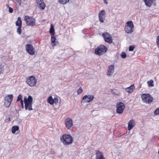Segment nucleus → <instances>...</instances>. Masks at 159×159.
I'll use <instances>...</instances> for the list:
<instances>
[{
  "instance_id": "f257e3e1",
  "label": "nucleus",
  "mask_w": 159,
  "mask_h": 159,
  "mask_svg": "<svg viewBox=\"0 0 159 159\" xmlns=\"http://www.w3.org/2000/svg\"><path fill=\"white\" fill-rule=\"evenodd\" d=\"M24 101L25 103V110L30 111L33 110L32 104L33 102V98L29 96L27 98L26 97L24 98Z\"/></svg>"
},
{
  "instance_id": "f03ea898",
  "label": "nucleus",
  "mask_w": 159,
  "mask_h": 159,
  "mask_svg": "<svg viewBox=\"0 0 159 159\" xmlns=\"http://www.w3.org/2000/svg\"><path fill=\"white\" fill-rule=\"evenodd\" d=\"M61 141L65 145H69L72 144L73 142V138L70 134H64L60 138Z\"/></svg>"
},
{
  "instance_id": "7ed1b4c3",
  "label": "nucleus",
  "mask_w": 159,
  "mask_h": 159,
  "mask_svg": "<svg viewBox=\"0 0 159 159\" xmlns=\"http://www.w3.org/2000/svg\"><path fill=\"white\" fill-rule=\"evenodd\" d=\"M107 48L104 45H101L95 49V53L100 56L104 54L107 51Z\"/></svg>"
},
{
  "instance_id": "20e7f679",
  "label": "nucleus",
  "mask_w": 159,
  "mask_h": 159,
  "mask_svg": "<svg viewBox=\"0 0 159 159\" xmlns=\"http://www.w3.org/2000/svg\"><path fill=\"white\" fill-rule=\"evenodd\" d=\"M125 30L128 34H131L134 31V25L132 21H129L126 23Z\"/></svg>"
},
{
  "instance_id": "39448f33",
  "label": "nucleus",
  "mask_w": 159,
  "mask_h": 159,
  "mask_svg": "<svg viewBox=\"0 0 159 159\" xmlns=\"http://www.w3.org/2000/svg\"><path fill=\"white\" fill-rule=\"evenodd\" d=\"M141 97L143 101L145 103L149 104L152 102L153 98L149 94H143Z\"/></svg>"
},
{
  "instance_id": "423d86ee",
  "label": "nucleus",
  "mask_w": 159,
  "mask_h": 159,
  "mask_svg": "<svg viewBox=\"0 0 159 159\" xmlns=\"http://www.w3.org/2000/svg\"><path fill=\"white\" fill-rule=\"evenodd\" d=\"M24 19L28 26H33L35 24V20L33 17L26 16H25Z\"/></svg>"
},
{
  "instance_id": "0eeeda50",
  "label": "nucleus",
  "mask_w": 159,
  "mask_h": 159,
  "mask_svg": "<svg viewBox=\"0 0 159 159\" xmlns=\"http://www.w3.org/2000/svg\"><path fill=\"white\" fill-rule=\"evenodd\" d=\"M26 82L30 86H34L37 82V80L35 77L31 76L27 79Z\"/></svg>"
},
{
  "instance_id": "6e6552de",
  "label": "nucleus",
  "mask_w": 159,
  "mask_h": 159,
  "mask_svg": "<svg viewBox=\"0 0 159 159\" xmlns=\"http://www.w3.org/2000/svg\"><path fill=\"white\" fill-rule=\"evenodd\" d=\"M125 108V105L121 102L117 103L116 106V113L119 114H122Z\"/></svg>"
},
{
  "instance_id": "1a4fd4ad",
  "label": "nucleus",
  "mask_w": 159,
  "mask_h": 159,
  "mask_svg": "<svg viewBox=\"0 0 159 159\" xmlns=\"http://www.w3.org/2000/svg\"><path fill=\"white\" fill-rule=\"evenodd\" d=\"M102 36L106 42L111 43L112 42V38L111 35L108 32H105L102 34Z\"/></svg>"
},
{
  "instance_id": "9d476101",
  "label": "nucleus",
  "mask_w": 159,
  "mask_h": 159,
  "mask_svg": "<svg viewBox=\"0 0 159 159\" xmlns=\"http://www.w3.org/2000/svg\"><path fill=\"white\" fill-rule=\"evenodd\" d=\"M26 51L30 55H34L35 54V51L33 46L30 44H27L25 46Z\"/></svg>"
},
{
  "instance_id": "9b49d317",
  "label": "nucleus",
  "mask_w": 159,
  "mask_h": 159,
  "mask_svg": "<svg viewBox=\"0 0 159 159\" xmlns=\"http://www.w3.org/2000/svg\"><path fill=\"white\" fill-rule=\"evenodd\" d=\"M94 97L92 95H85L82 98V100L81 101V103L84 102H89L92 101Z\"/></svg>"
},
{
  "instance_id": "f8f14e48",
  "label": "nucleus",
  "mask_w": 159,
  "mask_h": 159,
  "mask_svg": "<svg viewBox=\"0 0 159 159\" xmlns=\"http://www.w3.org/2000/svg\"><path fill=\"white\" fill-rule=\"evenodd\" d=\"M65 124L66 128L68 129H70L71 127L73 126V120L70 118H68L65 120Z\"/></svg>"
},
{
  "instance_id": "ddd939ff",
  "label": "nucleus",
  "mask_w": 159,
  "mask_h": 159,
  "mask_svg": "<svg viewBox=\"0 0 159 159\" xmlns=\"http://www.w3.org/2000/svg\"><path fill=\"white\" fill-rule=\"evenodd\" d=\"M36 2L38 7L41 9L44 10L46 5L43 0H36Z\"/></svg>"
},
{
  "instance_id": "4468645a",
  "label": "nucleus",
  "mask_w": 159,
  "mask_h": 159,
  "mask_svg": "<svg viewBox=\"0 0 159 159\" xmlns=\"http://www.w3.org/2000/svg\"><path fill=\"white\" fill-rule=\"evenodd\" d=\"M105 11L104 10H101L98 14L99 20L101 22L103 23L105 20Z\"/></svg>"
},
{
  "instance_id": "2eb2a0df",
  "label": "nucleus",
  "mask_w": 159,
  "mask_h": 159,
  "mask_svg": "<svg viewBox=\"0 0 159 159\" xmlns=\"http://www.w3.org/2000/svg\"><path fill=\"white\" fill-rule=\"evenodd\" d=\"M96 159H105L102 152L99 150L96 151Z\"/></svg>"
},
{
  "instance_id": "dca6fc26",
  "label": "nucleus",
  "mask_w": 159,
  "mask_h": 159,
  "mask_svg": "<svg viewBox=\"0 0 159 159\" xmlns=\"http://www.w3.org/2000/svg\"><path fill=\"white\" fill-rule=\"evenodd\" d=\"M135 124V121L134 119H132L130 120L128 124V130H130L132 129L134 126Z\"/></svg>"
},
{
  "instance_id": "f3484780",
  "label": "nucleus",
  "mask_w": 159,
  "mask_h": 159,
  "mask_svg": "<svg viewBox=\"0 0 159 159\" xmlns=\"http://www.w3.org/2000/svg\"><path fill=\"white\" fill-rule=\"evenodd\" d=\"M114 67L113 65H111L108 67L107 75L108 76L112 75L114 72Z\"/></svg>"
},
{
  "instance_id": "a211bd4d",
  "label": "nucleus",
  "mask_w": 159,
  "mask_h": 159,
  "mask_svg": "<svg viewBox=\"0 0 159 159\" xmlns=\"http://www.w3.org/2000/svg\"><path fill=\"white\" fill-rule=\"evenodd\" d=\"M156 0H143L146 5L148 7H151L153 3V1H155Z\"/></svg>"
},
{
  "instance_id": "6ab92c4d",
  "label": "nucleus",
  "mask_w": 159,
  "mask_h": 159,
  "mask_svg": "<svg viewBox=\"0 0 159 159\" xmlns=\"http://www.w3.org/2000/svg\"><path fill=\"white\" fill-rule=\"evenodd\" d=\"M135 89L134 84L131 85L130 87H127L125 89V90L129 93H131Z\"/></svg>"
},
{
  "instance_id": "aec40b11",
  "label": "nucleus",
  "mask_w": 159,
  "mask_h": 159,
  "mask_svg": "<svg viewBox=\"0 0 159 159\" xmlns=\"http://www.w3.org/2000/svg\"><path fill=\"white\" fill-rule=\"evenodd\" d=\"M13 98V96L12 94L8 95L5 98V100L8 101L10 102H11Z\"/></svg>"
},
{
  "instance_id": "412c9836",
  "label": "nucleus",
  "mask_w": 159,
  "mask_h": 159,
  "mask_svg": "<svg viewBox=\"0 0 159 159\" xmlns=\"http://www.w3.org/2000/svg\"><path fill=\"white\" fill-rule=\"evenodd\" d=\"M22 21L20 17H18L17 20L16 22V25L17 26H21Z\"/></svg>"
},
{
  "instance_id": "4be33fe9",
  "label": "nucleus",
  "mask_w": 159,
  "mask_h": 159,
  "mask_svg": "<svg viewBox=\"0 0 159 159\" xmlns=\"http://www.w3.org/2000/svg\"><path fill=\"white\" fill-rule=\"evenodd\" d=\"M47 101L50 104L52 105L54 103L53 99L51 96L48 98Z\"/></svg>"
},
{
  "instance_id": "5701e85b",
  "label": "nucleus",
  "mask_w": 159,
  "mask_h": 159,
  "mask_svg": "<svg viewBox=\"0 0 159 159\" xmlns=\"http://www.w3.org/2000/svg\"><path fill=\"white\" fill-rule=\"evenodd\" d=\"M50 33L51 35L53 34L54 35L55 31L54 27L52 24H51V28L50 30Z\"/></svg>"
},
{
  "instance_id": "b1692460",
  "label": "nucleus",
  "mask_w": 159,
  "mask_h": 159,
  "mask_svg": "<svg viewBox=\"0 0 159 159\" xmlns=\"http://www.w3.org/2000/svg\"><path fill=\"white\" fill-rule=\"evenodd\" d=\"M19 129V127L18 126H15L12 127L11 129L12 133L14 134L15 133L16 130Z\"/></svg>"
},
{
  "instance_id": "393cba45",
  "label": "nucleus",
  "mask_w": 159,
  "mask_h": 159,
  "mask_svg": "<svg viewBox=\"0 0 159 159\" xmlns=\"http://www.w3.org/2000/svg\"><path fill=\"white\" fill-rule=\"evenodd\" d=\"M58 2L61 4H65L69 2L70 0H58Z\"/></svg>"
},
{
  "instance_id": "a878e982",
  "label": "nucleus",
  "mask_w": 159,
  "mask_h": 159,
  "mask_svg": "<svg viewBox=\"0 0 159 159\" xmlns=\"http://www.w3.org/2000/svg\"><path fill=\"white\" fill-rule=\"evenodd\" d=\"M147 83L148 86L149 87H153L154 86L153 84V81L152 80L148 81Z\"/></svg>"
},
{
  "instance_id": "bb28decb",
  "label": "nucleus",
  "mask_w": 159,
  "mask_h": 159,
  "mask_svg": "<svg viewBox=\"0 0 159 159\" xmlns=\"http://www.w3.org/2000/svg\"><path fill=\"white\" fill-rule=\"evenodd\" d=\"M4 65L1 64L0 65V74H2L4 70Z\"/></svg>"
},
{
  "instance_id": "cd10ccee",
  "label": "nucleus",
  "mask_w": 159,
  "mask_h": 159,
  "mask_svg": "<svg viewBox=\"0 0 159 159\" xmlns=\"http://www.w3.org/2000/svg\"><path fill=\"white\" fill-rule=\"evenodd\" d=\"M11 103V102L5 100L4 106L6 107H7L10 106Z\"/></svg>"
},
{
  "instance_id": "c85d7f7f",
  "label": "nucleus",
  "mask_w": 159,
  "mask_h": 159,
  "mask_svg": "<svg viewBox=\"0 0 159 159\" xmlns=\"http://www.w3.org/2000/svg\"><path fill=\"white\" fill-rule=\"evenodd\" d=\"M21 26H19L17 29V32L19 35L21 33Z\"/></svg>"
},
{
  "instance_id": "c756f323",
  "label": "nucleus",
  "mask_w": 159,
  "mask_h": 159,
  "mask_svg": "<svg viewBox=\"0 0 159 159\" xmlns=\"http://www.w3.org/2000/svg\"><path fill=\"white\" fill-rule=\"evenodd\" d=\"M56 38L55 37L54 35H51V41L52 43H54L56 41Z\"/></svg>"
},
{
  "instance_id": "7c9ffc66",
  "label": "nucleus",
  "mask_w": 159,
  "mask_h": 159,
  "mask_svg": "<svg viewBox=\"0 0 159 159\" xmlns=\"http://www.w3.org/2000/svg\"><path fill=\"white\" fill-rule=\"evenodd\" d=\"M83 92V90L81 87H80L77 91V93L78 95L82 93Z\"/></svg>"
},
{
  "instance_id": "2f4dec72",
  "label": "nucleus",
  "mask_w": 159,
  "mask_h": 159,
  "mask_svg": "<svg viewBox=\"0 0 159 159\" xmlns=\"http://www.w3.org/2000/svg\"><path fill=\"white\" fill-rule=\"evenodd\" d=\"M121 56L123 58H125L126 57V55L125 52H122L121 54Z\"/></svg>"
},
{
  "instance_id": "473e14b6",
  "label": "nucleus",
  "mask_w": 159,
  "mask_h": 159,
  "mask_svg": "<svg viewBox=\"0 0 159 159\" xmlns=\"http://www.w3.org/2000/svg\"><path fill=\"white\" fill-rule=\"evenodd\" d=\"M22 96L21 94H20L18 96L17 99V101H21V100H22Z\"/></svg>"
},
{
  "instance_id": "72a5a7b5",
  "label": "nucleus",
  "mask_w": 159,
  "mask_h": 159,
  "mask_svg": "<svg viewBox=\"0 0 159 159\" xmlns=\"http://www.w3.org/2000/svg\"><path fill=\"white\" fill-rule=\"evenodd\" d=\"M154 114L155 115L159 114V108H157L155 110Z\"/></svg>"
},
{
  "instance_id": "f704fd0d",
  "label": "nucleus",
  "mask_w": 159,
  "mask_h": 159,
  "mask_svg": "<svg viewBox=\"0 0 159 159\" xmlns=\"http://www.w3.org/2000/svg\"><path fill=\"white\" fill-rule=\"evenodd\" d=\"M134 46L133 45H131L129 46V50L130 51H133L134 48Z\"/></svg>"
},
{
  "instance_id": "c9c22d12",
  "label": "nucleus",
  "mask_w": 159,
  "mask_h": 159,
  "mask_svg": "<svg viewBox=\"0 0 159 159\" xmlns=\"http://www.w3.org/2000/svg\"><path fill=\"white\" fill-rule=\"evenodd\" d=\"M15 3H18L19 5H21V0H15Z\"/></svg>"
},
{
  "instance_id": "e433bc0d",
  "label": "nucleus",
  "mask_w": 159,
  "mask_h": 159,
  "mask_svg": "<svg viewBox=\"0 0 159 159\" xmlns=\"http://www.w3.org/2000/svg\"><path fill=\"white\" fill-rule=\"evenodd\" d=\"M54 101V103H57L58 102V99L57 98V97L56 98H55L53 99Z\"/></svg>"
},
{
  "instance_id": "4c0bfd02",
  "label": "nucleus",
  "mask_w": 159,
  "mask_h": 159,
  "mask_svg": "<svg viewBox=\"0 0 159 159\" xmlns=\"http://www.w3.org/2000/svg\"><path fill=\"white\" fill-rule=\"evenodd\" d=\"M58 44H59L58 42L57 41H56V42L55 41V42L54 43H52V46L53 47L55 46H56L57 45H58Z\"/></svg>"
},
{
  "instance_id": "58836bf2",
  "label": "nucleus",
  "mask_w": 159,
  "mask_h": 159,
  "mask_svg": "<svg viewBox=\"0 0 159 159\" xmlns=\"http://www.w3.org/2000/svg\"><path fill=\"white\" fill-rule=\"evenodd\" d=\"M9 7V11L10 13H12L13 11V9L12 8H11L10 7H9V5H7Z\"/></svg>"
},
{
  "instance_id": "ea45409f",
  "label": "nucleus",
  "mask_w": 159,
  "mask_h": 159,
  "mask_svg": "<svg viewBox=\"0 0 159 159\" xmlns=\"http://www.w3.org/2000/svg\"><path fill=\"white\" fill-rule=\"evenodd\" d=\"M156 42L157 46L159 48V35L157 38Z\"/></svg>"
},
{
  "instance_id": "a19ab883",
  "label": "nucleus",
  "mask_w": 159,
  "mask_h": 159,
  "mask_svg": "<svg viewBox=\"0 0 159 159\" xmlns=\"http://www.w3.org/2000/svg\"><path fill=\"white\" fill-rule=\"evenodd\" d=\"M21 104V105L22 107L24 108V104L23 102V101L22 100H21L20 102Z\"/></svg>"
},
{
  "instance_id": "79ce46f5",
  "label": "nucleus",
  "mask_w": 159,
  "mask_h": 159,
  "mask_svg": "<svg viewBox=\"0 0 159 159\" xmlns=\"http://www.w3.org/2000/svg\"><path fill=\"white\" fill-rule=\"evenodd\" d=\"M104 2L106 4H107V1L106 0H104Z\"/></svg>"
},
{
  "instance_id": "37998d69",
  "label": "nucleus",
  "mask_w": 159,
  "mask_h": 159,
  "mask_svg": "<svg viewBox=\"0 0 159 159\" xmlns=\"http://www.w3.org/2000/svg\"><path fill=\"white\" fill-rule=\"evenodd\" d=\"M7 120H8V121H9L10 120V118H9Z\"/></svg>"
},
{
  "instance_id": "c03bdc74",
  "label": "nucleus",
  "mask_w": 159,
  "mask_h": 159,
  "mask_svg": "<svg viewBox=\"0 0 159 159\" xmlns=\"http://www.w3.org/2000/svg\"><path fill=\"white\" fill-rule=\"evenodd\" d=\"M85 30H83V33H84V32H85Z\"/></svg>"
}]
</instances>
